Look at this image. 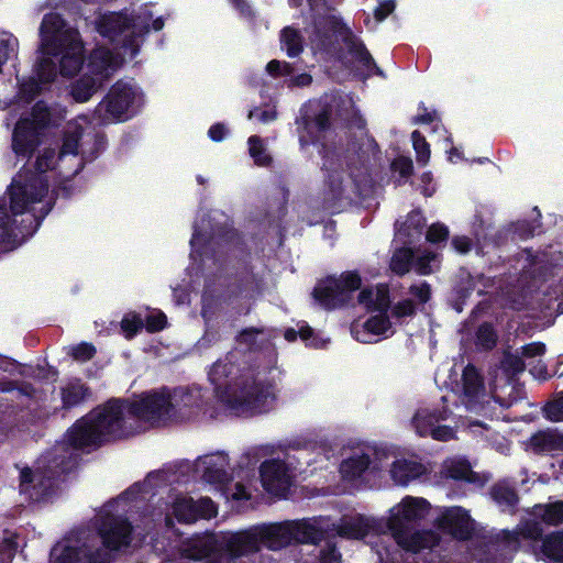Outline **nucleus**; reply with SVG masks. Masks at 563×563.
<instances>
[{
  "mask_svg": "<svg viewBox=\"0 0 563 563\" xmlns=\"http://www.w3.org/2000/svg\"><path fill=\"white\" fill-rule=\"evenodd\" d=\"M176 406L167 389L143 394L132 402L113 399L78 420L67 439L73 449L90 450L109 440L141 432V423L161 427L175 422V417L186 415Z\"/></svg>",
  "mask_w": 563,
  "mask_h": 563,
  "instance_id": "f257e3e1",
  "label": "nucleus"
},
{
  "mask_svg": "<svg viewBox=\"0 0 563 563\" xmlns=\"http://www.w3.org/2000/svg\"><path fill=\"white\" fill-rule=\"evenodd\" d=\"M323 528L317 522L286 521L255 527L240 532L196 536L183 542L181 555L207 563H238L244 555L260 549V544L278 550L291 541L318 543L323 539Z\"/></svg>",
  "mask_w": 563,
  "mask_h": 563,
  "instance_id": "f03ea898",
  "label": "nucleus"
},
{
  "mask_svg": "<svg viewBox=\"0 0 563 563\" xmlns=\"http://www.w3.org/2000/svg\"><path fill=\"white\" fill-rule=\"evenodd\" d=\"M123 498L108 503L96 518L98 532L81 531L55 544L49 563H109L110 551L126 547L132 527L118 508Z\"/></svg>",
  "mask_w": 563,
  "mask_h": 563,
  "instance_id": "7ed1b4c3",
  "label": "nucleus"
},
{
  "mask_svg": "<svg viewBox=\"0 0 563 563\" xmlns=\"http://www.w3.org/2000/svg\"><path fill=\"white\" fill-rule=\"evenodd\" d=\"M56 154L54 150L46 148L36 158L35 172L22 168L8 189L9 209L7 199H0V249L8 250L14 246L15 242L31 234L15 224V217L31 210V206L41 202L48 194V183L44 174L56 166Z\"/></svg>",
  "mask_w": 563,
  "mask_h": 563,
  "instance_id": "20e7f679",
  "label": "nucleus"
},
{
  "mask_svg": "<svg viewBox=\"0 0 563 563\" xmlns=\"http://www.w3.org/2000/svg\"><path fill=\"white\" fill-rule=\"evenodd\" d=\"M239 368L228 358L217 361L209 379L218 399L236 415L268 411L276 400L272 385L257 382L253 375H238Z\"/></svg>",
  "mask_w": 563,
  "mask_h": 563,
  "instance_id": "39448f33",
  "label": "nucleus"
},
{
  "mask_svg": "<svg viewBox=\"0 0 563 563\" xmlns=\"http://www.w3.org/2000/svg\"><path fill=\"white\" fill-rule=\"evenodd\" d=\"M41 54L36 74L42 84L53 81L57 75L51 56H60V74L74 76L84 64V46L77 30L68 26L57 13L45 14L40 27Z\"/></svg>",
  "mask_w": 563,
  "mask_h": 563,
  "instance_id": "423d86ee",
  "label": "nucleus"
},
{
  "mask_svg": "<svg viewBox=\"0 0 563 563\" xmlns=\"http://www.w3.org/2000/svg\"><path fill=\"white\" fill-rule=\"evenodd\" d=\"M430 510V504L420 497L407 496L390 510L388 529L399 547L407 551L430 553L439 547L440 538L431 530H415V525L422 520Z\"/></svg>",
  "mask_w": 563,
  "mask_h": 563,
  "instance_id": "0eeeda50",
  "label": "nucleus"
},
{
  "mask_svg": "<svg viewBox=\"0 0 563 563\" xmlns=\"http://www.w3.org/2000/svg\"><path fill=\"white\" fill-rule=\"evenodd\" d=\"M75 464L73 450L65 444L56 445L38 460L35 471H21L20 492L32 500H41L52 493L55 477L69 472Z\"/></svg>",
  "mask_w": 563,
  "mask_h": 563,
  "instance_id": "6e6552de",
  "label": "nucleus"
},
{
  "mask_svg": "<svg viewBox=\"0 0 563 563\" xmlns=\"http://www.w3.org/2000/svg\"><path fill=\"white\" fill-rule=\"evenodd\" d=\"M151 20L152 14L147 10L131 19L123 13L112 12L98 19L97 30L133 57L139 52L140 38L150 30Z\"/></svg>",
  "mask_w": 563,
  "mask_h": 563,
  "instance_id": "1a4fd4ad",
  "label": "nucleus"
},
{
  "mask_svg": "<svg viewBox=\"0 0 563 563\" xmlns=\"http://www.w3.org/2000/svg\"><path fill=\"white\" fill-rule=\"evenodd\" d=\"M321 24H323V26H328L336 41H341L344 44L349 55L351 56L349 59L350 62L358 63L366 70L375 69L377 74L382 75L380 69L376 66L372 55L364 44L353 34L350 27L334 18L323 19L322 22L316 23L311 41L318 48H327L330 43L328 34L325 32L321 33Z\"/></svg>",
  "mask_w": 563,
  "mask_h": 563,
  "instance_id": "9d476101",
  "label": "nucleus"
},
{
  "mask_svg": "<svg viewBox=\"0 0 563 563\" xmlns=\"http://www.w3.org/2000/svg\"><path fill=\"white\" fill-rule=\"evenodd\" d=\"M51 123V112L44 102H37L31 118L21 119L12 134V148L18 156L29 157L41 144V131Z\"/></svg>",
  "mask_w": 563,
  "mask_h": 563,
  "instance_id": "9b49d317",
  "label": "nucleus"
},
{
  "mask_svg": "<svg viewBox=\"0 0 563 563\" xmlns=\"http://www.w3.org/2000/svg\"><path fill=\"white\" fill-rule=\"evenodd\" d=\"M461 402L467 412L475 416L489 419L494 415V406L483 377L473 365H467L462 374Z\"/></svg>",
  "mask_w": 563,
  "mask_h": 563,
  "instance_id": "f8f14e48",
  "label": "nucleus"
},
{
  "mask_svg": "<svg viewBox=\"0 0 563 563\" xmlns=\"http://www.w3.org/2000/svg\"><path fill=\"white\" fill-rule=\"evenodd\" d=\"M361 286L357 274L347 273L339 278L329 277L320 282L313 289L314 300L324 309L339 308L351 299V294Z\"/></svg>",
  "mask_w": 563,
  "mask_h": 563,
  "instance_id": "ddd939ff",
  "label": "nucleus"
},
{
  "mask_svg": "<svg viewBox=\"0 0 563 563\" xmlns=\"http://www.w3.org/2000/svg\"><path fill=\"white\" fill-rule=\"evenodd\" d=\"M143 102L141 91L126 82L118 81L102 101L107 112L119 120H125Z\"/></svg>",
  "mask_w": 563,
  "mask_h": 563,
  "instance_id": "4468645a",
  "label": "nucleus"
},
{
  "mask_svg": "<svg viewBox=\"0 0 563 563\" xmlns=\"http://www.w3.org/2000/svg\"><path fill=\"white\" fill-rule=\"evenodd\" d=\"M449 410L420 408L412 418V426L421 437L431 435L434 440L448 441L454 438V430L448 426L438 424L449 417Z\"/></svg>",
  "mask_w": 563,
  "mask_h": 563,
  "instance_id": "2eb2a0df",
  "label": "nucleus"
},
{
  "mask_svg": "<svg viewBox=\"0 0 563 563\" xmlns=\"http://www.w3.org/2000/svg\"><path fill=\"white\" fill-rule=\"evenodd\" d=\"M435 525L443 532L461 540L468 539L475 530L474 520L461 507L444 509L435 519Z\"/></svg>",
  "mask_w": 563,
  "mask_h": 563,
  "instance_id": "dca6fc26",
  "label": "nucleus"
},
{
  "mask_svg": "<svg viewBox=\"0 0 563 563\" xmlns=\"http://www.w3.org/2000/svg\"><path fill=\"white\" fill-rule=\"evenodd\" d=\"M265 490L275 496H283L291 484L288 466L280 460L265 461L260 470Z\"/></svg>",
  "mask_w": 563,
  "mask_h": 563,
  "instance_id": "f3484780",
  "label": "nucleus"
},
{
  "mask_svg": "<svg viewBox=\"0 0 563 563\" xmlns=\"http://www.w3.org/2000/svg\"><path fill=\"white\" fill-rule=\"evenodd\" d=\"M173 514L179 522L191 523L199 518L213 517L217 510L213 501L208 497L195 501L191 497L181 496L175 499Z\"/></svg>",
  "mask_w": 563,
  "mask_h": 563,
  "instance_id": "a211bd4d",
  "label": "nucleus"
},
{
  "mask_svg": "<svg viewBox=\"0 0 563 563\" xmlns=\"http://www.w3.org/2000/svg\"><path fill=\"white\" fill-rule=\"evenodd\" d=\"M195 467L203 481L210 484L224 485L231 479L229 459L223 453L200 456L196 461Z\"/></svg>",
  "mask_w": 563,
  "mask_h": 563,
  "instance_id": "6ab92c4d",
  "label": "nucleus"
},
{
  "mask_svg": "<svg viewBox=\"0 0 563 563\" xmlns=\"http://www.w3.org/2000/svg\"><path fill=\"white\" fill-rule=\"evenodd\" d=\"M123 64V57L106 47H98L89 56L88 74L104 84Z\"/></svg>",
  "mask_w": 563,
  "mask_h": 563,
  "instance_id": "aec40b11",
  "label": "nucleus"
},
{
  "mask_svg": "<svg viewBox=\"0 0 563 563\" xmlns=\"http://www.w3.org/2000/svg\"><path fill=\"white\" fill-rule=\"evenodd\" d=\"M375 453L369 449H357L342 461L340 472L343 478L354 481L374 472L377 466L373 460Z\"/></svg>",
  "mask_w": 563,
  "mask_h": 563,
  "instance_id": "412c9836",
  "label": "nucleus"
},
{
  "mask_svg": "<svg viewBox=\"0 0 563 563\" xmlns=\"http://www.w3.org/2000/svg\"><path fill=\"white\" fill-rule=\"evenodd\" d=\"M543 529L541 525L534 520L522 522L514 531L504 530L497 536L498 547L503 551L515 552L519 548L520 538L527 540H538L542 537Z\"/></svg>",
  "mask_w": 563,
  "mask_h": 563,
  "instance_id": "4be33fe9",
  "label": "nucleus"
},
{
  "mask_svg": "<svg viewBox=\"0 0 563 563\" xmlns=\"http://www.w3.org/2000/svg\"><path fill=\"white\" fill-rule=\"evenodd\" d=\"M375 530V520L362 515L342 518L336 528L339 536L349 539H362Z\"/></svg>",
  "mask_w": 563,
  "mask_h": 563,
  "instance_id": "5701e85b",
  "label": "nucleus"
},
{
  "mask_svg": "<svg viewBox=\"0 0 563 563\" xmlns=\"http://www.w3.org/2000/svg\"><path fill=\"white\" fill-rule=\"evenodd\" d=\"M330 126V113L322 110L313 119L303 120V129L300 132V142L302 145L316 143L321 140V134Z\"/></svg>",
  "mask_w": 563,
  "mask_h": 563,
  "instance_id": "b1692460",
  "label": "nucleus"
},
{
  "mask_svg": "<svg viewBox=\"0 0 563 563\" xmlns=\"http://www.w3.org/2000/svg\"><path fill=\"white\" fill-rule=\"evenodd\" d=\"M423 466L411 460H396L390 468V476L398 485H407L409 482L418 478L423 473Z\"/></svg>",
  "mask_w": 563,
  "mask_h": 563,
  "instance_id": "393cba45",
  "label": "nucleus"
},
{
  "mask_svg": "<svg viewBox=\"0 0 563 563\" xmlns=\"http://www.w3.org/2000/svg\"><path fill=\"white\" fill-rule=\"evenodd\" d=\"M390 328L389 319L380 312L377 316L369 318L362 325V330L357 328L352 329V333L355 339L363 343H371V335H380L384 334Z\"/></svg>",
  "mask_w": 563,
  "mask_h": 563,
  "instance_id": "a878e982",
  "label": "nucleus"
},
{
  "mask_svg": "<svg viewBox=\"0 0 563 563\" xmlns=\"http://www.w3.org/2000/svg\"><path fill=\"white\" fill-rule=\"evenodd\" d=\"M173 402L176 404V409L183 408L186 415L175 417V422L190 419L200 409V393L199 390L190 391H175L172 394Z\"/></svg>",
  "mask_w": 563,
  "mask_h": 563,
  "instance_id": "bb28decb",
  "label": "nucleus"
},
{
  "mask_svg": "<svg viewBox=\"0 0 563 563\" xmlns=\"http://www.w3.org/2000/svg\"><path fill=\"white\" fill-rule=\"evenodd\" d=\"M102 85L101 81L87 73L71 85L70 93L77 102H86Z\"/></svg>",
  "mask_w": 563,
  "mask_h": 563,
  "instance_id": "cd10ccee",
  "label": "nucleus"
},
{
  "mask_svg": "<svg viewBox=\"0 0 563 563\" xmlns=\"http://www.w3.org/2000/svg\"><path fill=\"white\" fill-rule=\"evenodd\" d=\"M336 162L333 157L325 156L323 168L327 172V185L333 199L339 198L343 194V172L336 168Z\"/></svg>",
  "mask_w": 563,
  "mask_h": 563,
  "instance_id": "c85d7f7f",
  "label": "nucleus"
},
{
  "mask_svg": "<svg viewBox=\"0 0 563 563\" xmlns=\"http://www.w3.org/2000/svg\"><path fill=\"white\" fill-rule=\"evenodd\" d=\"M533 515L547 525L558 526L563 522V501L537 505L533 508Z\"/></svg>",
  "mask_w": 563,
  "mask_h": 563,
  "instance_id": "c756f323",
  "label": "nucleus"
},
{
  "mask_svg": "<svg viewBox=\"0 0 563 563\" xmlns=\"http://www.w3.org/2000/svg\"><path fill=\"white\" fill-rule=\"evenodd\" d=\"M82 137V129L79 125H69L65 132L62 148L58 155V162L70 155L74 158L79 154V141Z\"/></svg>",
  "mask_w": 563,
  "mask_h": 563,
  "instance_id": "7c9ffc66",
  "label": "nucleus"
},
{
  "mask_svg": "<svg viewBox=\"0 0 563 563\" xmlns=\"http://www.w3.org/2000/svg\"><path fill=\"white\" fill-rule=\"evenodd\" d=\"M280 44L289 57L298 56L303 49V42L300 33L291 27L286 26L280 32Z\"/></svg>",
  "mask_w": 563,
  "mask_h": 563,
  "instance_id": "2f4dec72",
  "label": "nucleus"
},
{
  "mask_svg": "<svg viewBox=\"0 0 563 563\" xmlns=\"http://www.w3.org/2000/svg\"><path fill=\"white\" fill-rule=\"evenodd\" d=\"M541 552L549 560L563 563V532H554L548 536L542 541Z\"/></svg>",
  "mask_w": 563,
  "mask_h": 563,
  "instance_id": "473e14b6",
  "label": "nucleus"
},
{
  "mask_svg": "<svg viewBox=\"0 0 563 563\" xmlns=\"http://www.w3.org/2000/svg\"><path fill=\"white\" fill-rule=\"evenodd\" d=\"M88 396V389L79 382L68 383L62 388V400L65 408H71L82 402Z\"/></svg>",
  "mask_w": 563,
  "mask_h": 563,
  "instance_id": "72a5a7b5",
  "label": "nucleus"
},
{
  "mask_svg": "<svg viewBox=\"0 0 563 563\" xmlns=\"http://www.w3.org/2000/svg\"><path fill=\"white\" fill-rule=\"evenodd\" d=\"M530 445L537 452H549L563 445V435L553 432H539L531 437Z\"/></svg>",
  "mask_w": 563,
  "mask_h": 563,
  "instance_id": "f704fd0d",
  "label": "nucleus"
},
{
  "mask_svg": "<svg viewBox=\"0 0 563 563\" xmlns=\"http://www.w3.org/2000/svg\"><path fill=\"white\" fill-rule=\"evenodd\" d=\"M492 497L504 510L512 509L519 500L516 490L506 483L496 484L492 488Z\"/></svg>",
  "mask_w": 563,
  "mask_h": 563,
  "instance_id": "c9c22d12",
  "label": "nucleus"
},
{
  "mask_svg": "<svg viewBox=\"0 0 563 563\" xmlns=\"http://www.w3.org/2000/svg\"><path fill=\"white\" fill-rule=\"evenodd\" d=\"M446 474L454 479H463L470 483L479 482L478 475L472 471L465 460H453L446 464Z\"/></svg>",
  "mask_w": 563,
  "mask_h": 563,
  "instance_id": "e433bc0d",
  "label": "nucleus"
},
{
  "mask_svg": "<svg viewBox=\"0 0 563 563\" xmlns=\"http://www.w3.org/2000/svg\"><path fill=\"white\" fill-rule=\"evenodd\" d=\"M413 252L410 249H398L390 260V268L397 275H405L413 264Z\"/></svg>",
  "mask_w": 563,
  "mask_h": 563,
  "instance_id": "4c0bfd02",
  "label": "nucleus"
},
{
  "mask_svg": "<svg viewBox=\"0 0 563 563\" xmlns=\"http://www.w3.org/2000/svg\"><path fill=\"white\" fill-rule=\"evenodd\" d=\"M249 151L256 165L268 166L271 164L272 157L257 135H252L249 139Z\"/></svg>",
  "mask_w": 563,
  "mask_h": 563,
  "instance_id": "58836bf2",
  "label": "nucleus"
},
{
  "mask_svg": "<svg viewBox=\"0 0 563 563\" xmlns=\"http://www.w3.org/2000/svg\"><path fill=\"white\" fill-rule=\"evenodd\" d=\"M496 342L497 334L490 324L484 323L478 327L475 339V344L477 347L483 350H490L496 345Z\"/></svg>",
  "mask_w": 563,
  "mask_h": 563,
  "instance_id": "ea45409f",
  "label": "nucleus"
},
{
  "mask_svg": "<svg viewBox=\"0 0 563 563\" xmlns=\"http://www.w3.org/2000/svg\"><path fill=\"white\" fill-rule=\"evenodd\" d=\"M412 145L416 151L417 162L426 165L430 159V147L424 136L418 131L411 133Z\"/></svg>",
  "mask_w": 563,
  "mask_h": 563,
  "instance_id": "a19ab883",
  "label": "nucleus"
},
{
  "mask_svg": "<svg viewBox=\"0 0 563 563\" xmlns=\"http://www.w3.org/2000/svg\"><path fill=\"white\" fill-rule=\"evenodd\" d=\"M69 354L78 362H87L95 356L96 347L90 343L82 342L71 346Z\"/></svg>",
  "mask_w": 563,
  "mask_h": 563,
  "instance_id": "79ce46f5",
  "label": "nucleus"
},
{
  "mask_svg": "<svg viewBox=\"0 0 563 563\" xmlns=\"http://www.w3.org/2000/svg\"><path fill=\"white\" fill-rule=\"evenodd\" d=\"M504 366L512 374L522 372L528 364L519 351L507 353L504 357Z\"/></svg>",
  "mask_w": 563,
  "mask_h": 563,
  "instance_id": "37998d69",
  "label": "nucleus"
},
{
  "mask_svg": "<svg viewBox=\"0 0 563 563\" xmlns=\"http://www.w3.org/2000/svg\"><path fill=\"white\" fill-rule=\"evenodd\" d=\"M18 549V542L15 536L11 534L4 538L0 544V563H11Z\"/></svg>",
  "mask_w": 563,
  "mask_h": 563,
  "instance_id": "c03bdc74",
  "label": "nucleus"
},
{
  "mask_svg": "<svg viewBox=\"0 0 563 563\" xmlns=\"http://www.w3.org/2000/svg\"><path fill=\"white\" fill-rule=\"evenodd\" d=\"M544 352L545 345L540 342L529 343L520 349V353L528 365H532L534 358L542 356Z\"/></svg>",
  "mask_w": 563,
  "mask_h": 563,
  "instance_id": "a18cd8bd",
  "label": "nucleus"
},
{
  "mask_svg": "<svg viewBox=\"0 0 563 563\" xmlns=\"http://www.w3.org/2000/svg\"><path fill=\"white\" fill-rule=\"evenodd\" d=\"M545 416L551 421H563V394H560L552 402L548 404Z\"/></svg>",
  "mask_w": 563,
  "mask_h": 563,
  "instance_id": "49530a36",
  "label": "nucleus"
},
{
  "mask_svg": "<svg viewBox=\"0 0 563 563\" xmlns=\"http://www.w3.org/2000/svg\"><path fill=\"white\" fill-rule=\"evenodd\" d=\"M389 307V294L388 288L384 285H379L375 288L374 296V310L385 312Z\"/></svg>",
  "mask_w": 563,
  "mask_h": 563,
  "instance_id": "de8ad7c7",
  "label": "nucleus"
},
{
  "mask_svg": "<svg viewBox=\"0 0 563 563\" xmlns=\"http://www.w3.org/2000/svg\"><path fill=\"white\" fill-rule=\"evenodd\" d=\"M260 333H261V330H258L256 328L245 329L239 334V336L236 339L238 343L240 345H245L246 347L252 349L255 346L256 339Z\"/></svg>",
  "mask_w": 563,
  "mask_h": 563,
  "instance_id": "09e8293b",
  "label": "nucleus"
},
{
  "mask_svg": "<svg viewBox=\"0 0 563 563\" xmlns=\"http://www.w3.org/2000/svg\"><path fill=\"white\" fill-rule=\"evenodd\" d=\"M503 389H509V390H510V393H509L508 397H504V396L500 394V391L498 390V388H497V387L492 388V391H490V393H492V397L495 399V401L499 402V405H500L501 407H510V406L514 404V401H516V400H517V398H516V397H514V396L511 395V393H512V390H514V386H512V385H510L509 383H507V384L503 387Z\"/></svg>",
  "mask_w": 563,
  "mask_h": 563,
  "instance_id": "8fccbe9b",
  "label": "nucleus"
},
{
  "mask_svg": "<svg viewBox=\"0 0 563 563\" xmlns=\"http://www.w3.org/2000/svg\"><path fill=\"white\" fill-rule=\"evenodd\" d=\"M266 70L272 76H279V75H289L292 71V68L290 64L284 62H279L277 59L271 60L267 66Z\"/></svg>",
  "mask_w": 563,
  "mask_h": 563,
  "instance_id": "3c124183",
  "label": "nucleus"
},
{
  "mask_svg": "<svg viewBox=\"0 0 563 563\" xmlns=\"http://www.w3.org/2000/svg\"><path fill=\"white\" fill-rule=\"evenodd\" d=\"M448 235H449V230L445 225L433 224L429 228V230L427 232V240L432 243H435V242L445 240L448 238Z\"/></svg>",
  "mask_w": 563,
  "mask_h": 563,
  "instance_id": "603ef678",
  "label": "nucleus"
},
{
  "mask_svg": "<svg viewBox=\"0 0 563 563\" xmlns=\"http://www.w3.org/2000/svg\"><path fill=\"white\" fill-rule=\"evenodd\" d=\"M143 325L141 319L133 318H124L121 322V328L125 332L126 338H132Z\"/></svg>",
  "mask_w": 563,
  "mask_h": 563,
  "instance_id": "864d4df0",
  "label": "nucleus"
},
{
  "mask_svg": "<svg viewBox=\"0 0 563 563\" xmlns=\"http://www.w3.org/2000/svg\"><path fill=\"white\" fill-rule=\"evenodd\" d=\"M410 294L420 302L424 303L430 299V286L427 283L410 287Z\"/></svg>",
  "mask_w": 563,
  "mask_h": 563,
  "instance_id": "5fc2aeb1",
  "label": "nucleus"
},
{
  "mask_svg": "<svg viewBox=\"0 0 563 563\" xmlns=\"http://www.w3.org/2000/svg\"><path fill=\"white\" fill-rule=\"evenodd\" d=\"M434 260V255L431 253L424 254L422 256H418L416 261L413 260V264L416 271L421 275L430 274V262Z\"/></svg>",
  "mask_w": 563,
  "mask_h": 563,
  "instance_id": "6e6d98bb",
  "label": "nucleus"
},
{
  "mask_svg": "<svg viewBox=\"0 0 563 563\" xmlns=\"http://www.w3.org/2000/svg\"><path fill=\"white\" fill-rule=\"evenodd\" d=\"M415 305L413 302L410 300V299H405V300H401L399 301L395 307H394V314L396 317H408V316H412L415 313Z\"/></svg>",
  "mask_w": 563,
  "mask_h": 563,
  "instance_id": "4d7b16f0",
  "label": "nucleus"
},
{
  "mask_svg": "<svg viewBox=\"0 0 563 563\" xmlns=\"http://www.w3.org/2000/svg\"><path fill=\"white\" fill-rule=\"evenodd\" d=\"M395 9V2L393 0H386L375 9L374 15L378 22H382L387 18Z\"/></svg>",
  "mask_w": 563,
  "mask_h": 563,
  "instance_id": "13d9d810",
  "label": "nucleus"
},
{
  "mask_svg": "<svg viewBox=\"0 0 563 563\" xmlns=\"http://www.w3.org/2000/svg\"><path fill=\"white\" fill-rule=\"evenodd\" d=\"M166 317L164 313L152 314L147 317L146 327L150 331H159L165 327Z\"/></svg>",
  "mask_w": 563,
  "mask_h": 563,
  "instance_id": "bf43d9fd",
  "label": "nucleus"
},
{
  "mask_svg": "<svg viewBox=\"0 0 563 563\" xmlns=\"http://www.w3.org/2000/svg\"><path fill=\"white\" fill-rule=\"evenodd\" d=\"M320 563H341V554L334 547L328 545L321 553Z\"/></svg>",
  "mask_w": 563,
  "mask_h": 563,
  "instance_id": "052dcab7",
  "label": "nucleus"
},
{
  "mask_svg": "<svg viewBox=\"0 0 563 563\" xmlns=\"http://www.w3.org/2000/svg\"><path fill=\"white\" fill-rule=\"evenodd\" d=\"M394 167L401 176L407 177L412 173V162L409 158L400 157L394 162Z\"/></svg>",
  "mask_w": 563,
  "mask_h": 563,
  "instance_id": "680f3d73",
  "label": "nucleus"
},
{
  "mask_svg": "<svg viewBox=\"0 0 563 563\" xmlns=\"http://www.w3.org/2000/svg\"><path fill=\"white\" fill-rule=\"evenodd\" d=\"M275 118H276V113L274 111H271V110H263V111L252 110L249 113V119L250 120L256 119V120H258V121H261L263 123L271 122Z\"/></svg>",
  "mask_w": 563,
  "mask_h": 563,
  "instance_id": "e2e57ef3",
  "label": "nucleus"
},
{
  "mask_svg": "<svg viewBox=\"0 0 563 563\" xmlns=\"http://www.w3.org/2000/svg\"><path fill=\"white\" fill-rule=\"evenodd\" d=\"M230 496L235 500L250 499L251 493L246 489V487L241 483H235L233 488L230 489Z\"/></svg>",
  "mask_w": 563,
  "mask_h": 563,
  "instance_id": "0e129e2a",
  "label": "nucleus"
},
{
  "mask_svg": "<svg viewBox=\"0 0 563 563\" xmlns=\"http://www.w3.org/2000/svg\"><path fill=\"white\" fill-rule=\"evenodd\" d=\"M375 289H363L358 295V302L367 309L374 310Z\"/></svg>",
  "mask_w": 563,
  "mask_h": 563,
  "instance_id": "69168bd1",
  "label": "nucleus"
},
{
  "mask_svg": "<svg viewBox=\"0 0 563 563\" xmlns=\"http://www.w3.org/2000/svg\"><path fill=\"white\" fill-rule=\"evenodd\" d=\"M208 135L212 141H216V142L222 141L224 139V136L227 135V129L221 123L213 124L209 129Z\"/></svg>",
  "mask_w": 563,
  "mask_h": 563,
  "instance_id": "338daca9",
  "label": "nucleus"
},
{
  "mask_svg": "<svg viewBox=\"0 0 563 563\" xmlns=\"http://www.w3.org/2000/svg\"><path fill=\"white\" fill-rule=\"evenodd\" d=\"M452 244H453L454 249L461 254H466L471 250V241H470V239H467L465 236L454 238L452 240Z\"/></svg>",
  "mask_w": 563,
  "mask_h": 563,
  "instance_id": "774afa93",
  "label": "nucleus"
}]
</instances>
